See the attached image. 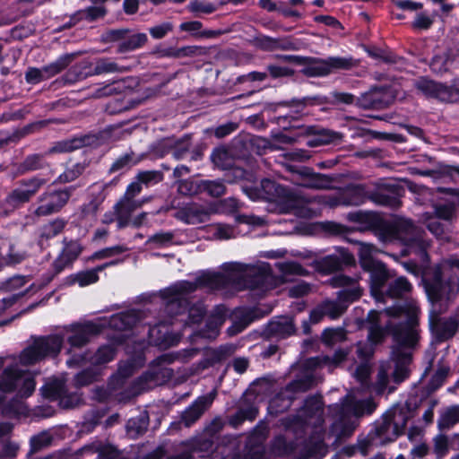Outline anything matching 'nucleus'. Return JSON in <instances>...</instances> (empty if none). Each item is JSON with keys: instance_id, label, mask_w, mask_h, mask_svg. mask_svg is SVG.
<instances>
[{"instance_id": "nucleus-1", "label": "nucleus", "mask_w": 459, "mask_h": 459, "mask_svg": "<svg viewBox=\"0 0 459 459\" xmlns=\"http://www.w3.org/2000/svg\"><path fill=\"white\" fill-rule=\"evenodd\" d=\"M272 275L266 264H244L237 262L226 263L221 273H204L194 282L180 281L161 291L166 300V311L171 315H181L187 307L186 296L200 287L221 289L232 286L238 290L244 289H269Z\"/></svg>"}, {"instance_id": "nucleus-2", "label": "nucleus", "mask_w": 459, "mask_h": 459, "mask_svg": "<svg viewBox=\"0 0 459 459\" xmlns=\"http://www.w3.org/2000/svg\"><path fill=\"white\" fill-rule=\"evenodd\" d=\"M419 307L414 299L405 306H394L384 312L371 310L368 314L365 327L368 331V339L374 343L380 342L387 331H390L395 345L392 351V359L395 362L393 377L395 383H401L409 376L408 366L411 361L410 350L416 349L420 335L415 316Z\"/></svg>"}, {"instance_id": "nucleus-3", "label": "nucleus", "mask_w": 459, "mask_h": 459, "mask_svg": "<svg viewBox=\"0 0 459 459\" xmlns=\"http://www.w3.org/2000/svg\"><path fill=\"white\" fill-rule=\"evenodd\" d=\"M243 191L252 200H264L276 205L279 212L290 213L312 218L317 212L309 205L314 199L299 195L268 178L261 180L258 186H243Z\"/></svg>"}, {"instance_id": "nucleus-4", "label": "nucleus", "mask_w": 459, "mask_h": 459, "mask_svg": "<svg viewBox=\"0 0 459 459\" xmlns=\"http://www.w3.org/2000/svg\"><path fill=\"white\" fill-rule=\"evenodd\" d=\"M459 258L445 259L435 268L433 277L428 281L426 289L431 299L450 300L459 293Z\"/></svg>"}, {"instance_id": "nucleus-5", "label": "nucleus", "mask_w": 459, "mask_h": 459, "mask_svg": "<svg viewBox=\"0 0 459 459\" xmlns=\"http://www.w3.org/2000/svg\"><path fill=\"white\" fill-rule=\"evenodd\" d=\"M423 235L424 232L411 220L394 218L392 221H385L383 233H381V241L398 239L408 247L410 253L418 254L425 258L429 243L424 239Z\"/></svg>"}, {"instance_id": "nucleus-6", "label": "nucleus", "mask_w": 459, "mask_h": 459, "mask_svg": "<svg viewBox=\"0 0 459 459\" xmlns=\"http://www.w3.org/2000/svg\"><path fill=\"white\" fill-rule=\"evenodd\" d=\"M358 280L345 276L342 274L333 278V285L334 287H351L338 292V300H325L321 303L322 308L325 316L331 319H337L346 310L347 305L344 302H353L362 295V289L357 285Z\"/></svg>"}, {"instance_id": "nucleus-7", "label": "nucleus", "mask_w": 459, "mask_h": 459, "mask_svg": "<svg viewBox=\"0 0 459 459\" xmlns=\"http://www.w3.org/2000/svg\"><path fill=\"white\" fill-rule=\"evenodd\" d=\"M63 345V338L53 334L35 338L31 344L25 348L21 355L22 365H33L48 358L56 357Z\"/></svg>"}, {"instance_id": "nucleus-8", "label": "nucleus", "mask_w": 459, "mask_h": 459, "mask_svg": "<svg viewBox=\"0 0 459 459\" xmlns=\"http://www.w3.org/2000/svg\"><path fill=\"white\" fill-rule=\"evenodd\" d=\"M47 182V179L36 176L20 180L17 186L4 200V212L8 214L29 203Z\"/></svg>"}, {"instance_id": "nucleus-9", "label": "nucleus", "mask_w": 459, "mask_h": 459, "mask_svg": "<svg viewBox=\"0 0 459 459\" xmlns=\"http://www.w3.org/2000/svg\"><path fill=\"white\" fill-rule=\"evenodd\" d=\"M35 389V381L27 372L19 370L16 367L6 368L0 376V403L2 393L18 390L22 396H29Z\"/></svg>"}, {"instance_id": "nucleus-10", "label": "nucleus", "mask_w": 459, "mask_h": 459, "mask_svg": "<svg viewBox=\"0 0 459 459\" xmlns=\"http://www.w3.org/2000/svg\"><path fill=\"white\" fill-rule=\"evenodd\" d=\"M86 68H90V65L87 62H83L73 66L65 74V80L68 82H74L76 81L85 79L86 77L91 75L124 73L126 71V69L124 66L119 65L111 58L108 57L98 59L92 69L89 70L88 72H82V70Z\"/></svg>"}, {"instance_id": "nucleus-11", "label": "nucleus", "mask_w": 459, "mask_h": 459, "mask_svg": "<svg viewBox=\"0 0 459 459\" xmlns=\"http://www.w3.org/2000/svg\"><path fill=\"white\" fill-rule=\"evenodd\" d=\"M72 192L73 187L44 192L38 198L39 205L35 209L34 214L39 217H43L60 212L68 203Z\"/></svg>"}, {"instance_id": "nucleus-12", "label": "nucleus", "mask_w": 459, "mask_h": 459, "mask_svg": "<svg viewBox=\"0 0 459 459\" xmlns=\"http://www.w3.org/2000/svg\"><path fill=\"white\" fill-rule=\"evenodd\" d=\"M415 88L428 98H434L444 102L459 100V89L421 77L415 81Z\"/></svg>"}, {"instance_id": "nucleus-13", "label": "nucleus", "mask_w": 459, "mask_h": 459, "mask_svg": "<svg viewBox=\"0 0 459 459\" xmlns=\"http://www.w3.org/2000/svg\"><path fill=\"white\" fill-rule=\"evenodd\" d=\"M172 370L168 368H153L152 369L143 373L134 384L130 393L126 398L136 396L143 391L148 390L152 386L162 384L166 379L170 378Z\"/></svg>"}, {"instance_id": "nucleus-14", "label": "nucleus", "mask_w": 459, "mask_h": 459, "mask_svg": "<svg viewBox=\"0 0 459 459\" xmlns=\"http://www.w3.org/2000/svg\"><path fill=\"white\" fill-rule=\"evenodd\" d=\"M323 408L319 398L312 397L306 400L303 411L293 418L292 423L288 425L289 429H294L296 425L300 426L305 430L310 424L320 425L323 422Z\"/></svg>"}, {"instance_id": "nucleus-15", "label": "nucleus", "mask_w": 459, "mask_h": 459, "mask_svg": "<svg viewBox=\"0 0 459 459\" xmlns=\"http://www.w3.org/2000/svg\"><path fill=\"white\" fill-rule=\"evenodd\" d=\"M100 330V325L92 322L73 324L65 328L66 340L71 349L82 347L92 335L99 333Z\"/></svg>"}, {"instance_id": "nucleus-16", "label": "nucleus", "mask_w": 459, "mask_h": 459, "mask_svg": "<svg viewBox=\"0 0 459 459\" xmlns=\"http://www.w3.org/2000/svg\"><path fill=\"white\" fill-rule=\"evenodd\" d=\"M74 148H77V145H72L71 143H59L56 146L49 149L46 153H33L28 155L22 162H21L17 166V174L23 175L31 171L43 169L48 166V162L45 160V156L48 153L52 152H69Z\"/></svg>"}, {"instance_id": "nucleus-17", "label": "nucleus", "mask_w": 459, "mask_h": 459, "mask_svg": "<svg viewBox=\"0 0 459 459\" xmlns=\"http://www.w3.org/2000/svg\"><path fill=\"white\" fill-rule=\"evenodd\" d=\"M365 271L370 273V292L377 301L385 302V291L383 288L391 277L385 265L378 262L367 268Z\"/></svg>"}, {"instance_id": "nucleus-18", "label": "nucleus", "mask_w": 459, "mask_h": 459, "mask_svg": "<svg viewBox=\"0 0 459 459\" xmlns=\"http://www.w3.org/2000/svg\"><path fill=\"white\" fill-rule=\"evenodd\" d=\"M211 212L202 204L189 203L180 207L175 213V217L186 223L197 224L209 220Z\"/></svg>"}, {"instance_id": "nucleus-19", "label": "nucleus", "mask_w": 459, "mask_h": 459, "mask_svg": "<svg viewBox=\"0 0 459 459\" xmlns=\"http://www.w3.org/2000/svg\"><path fill=\"white\" fill-rule=\"evenodd\" d=\"M430 328L436 338L444 342L452 338L459 328V317H436L430 322Z\"/></svg>"}, {"instance_id": "nucleus-20", "label": "nucleus", "mask_w": 459, "mask_h": 459, "mask_svg": "<svg viewBox=\"0 0 459 459\" xmlns=\"http://www.w3.org/2000/svg\"><path fill=\"white\" fill-rule=\"evenodd\" d=\"M145 200H135L123 196L114 206L116 220L119 229L130 224V217L134 211L143 206Z\"/></svg>"}, {"instance_id": "nucleus-21", "label": "nucleus", "mask_w": 459, "mask_h": 459, "mask_svg": "<svg viewBox=\"0 0 459 459\" xmlns=\"http://www.w3.org/2000/svg\"><path fill=\"white\" fill-rule=\"evenodd\" d=\"M355 259L351 254L345 250H341L339 255H330L323 257L317 262L319 271L324 273H332L341 270L342 264H352Z\"/></svg>"}, {"instance_id": "nucleus-22", "label": "nucleus", "mask_w": 459, "mask_h": 459, "mask_svg": "<svg viewBox=\"0 0 459 459\" xmlns=\"http://www.w3.org/2000/svg\"><path fill=\"white\" fill-rule=\"evenodd\" d=\"M116 351L113 346L106 345L100 347L96 353L89 357L88 354L74 355L67 360V365L77 366L81 365L85 360H90L92 364L100 365L105 364L112 360L115 357Z\"/></svg>"}, {"instance_id": "nucleus-23", "label": "nucleus", "mask_w": 459, "mask_h": 459, "mask_svg": "<svg viewBox=\"0 0 459 459\" xmlns=\"http://www.w3.org/2000/svg\"><path fill=\"white\" fill-rule=\"evenodd\" d=\"M375 407L371 400L359 401L354 399L351 395H347L340 406V414L341 417H346L351 414L359 416L365 412L371 413Z\"/></svg>"}, {"instance_id": "nucleus-24", "label": "nucleus", "mask_w": 459, "mask_h": 459, "mask_svg": "<svg viewBox=\"0 0 459 459\" xmlns=\"http://www.w3.org/2000/svg\"><path fill=\"white\" fill-rule=\"evenodd\" d=\"M214 396L210 394L199 397L182 414V421L186 427L195 423L202 414L210 407Z\"/></svg>"}, {"instance_id": "nucleus-25", "label": "nucleus", "mask_w": 459, "mask_h": 459, "mask_svg": "<svg viewBox=\"0 0 459 459\" xmlns=\"http://www.w3.org/2000/svg\"><path fill=\"white\" fill-rule=\"evenodd\" d=\"M258 317L256 309L238 308L232 314V325L227 332L230 335H236Z\"/></svg>"}, {"instance_id": "nucleus-26", "label": "nucleus", "mask_w": 459, "mask_h": 459, "mask_svg": "<svg viewBox=\"0 0 459 459\" xmlns=\"http://www.w3.org/2000/svg\"><path fill=\"white\" fill-rule=\"evenodd\" d=\"M227 309L224 306H217L209 316L205 328L201 333L204 338L214 339L220 332V328L226 319Z\"/></svg>"}, {"instance_id": "nucleus-27", "label": "nucleus", "mask_w": 459, "mask_h": 459, "mask_svg": "<svg viewBox=\"0 0 459 459\" xmlns=\"http://www.w3.org/2000/svg\"><path fill=\"white\" fill-rule=\"evenodd\" d=\"M387 93L381 89H372L358 99V105L364 109H381L388 106Z\"/></svg>"}, {"instance_id": "nucleus-28", "label": "nucleus", "mask_w": 459, "mask_h": 459, "mask_svg": "<svg viewBox=\"0 0 459 459\" xmlns=\"http://www.w3.org/2000/svg\"><path fill=\"white\" fill-rule=\"evenodd\" d=\"M353 65V59L351 57L331 56L317 63L314 70L316 75L324 76L329 74L333 70L350 69Z\"/></svg>"}, {"instance_id": "nucleus-29", "label": "nucleus", "mask_w": 459, "mask_h": 459, "mask_svg": "<svg viewBox=\"0 0 459 459\" xmlns=\"http://www.w3.org/2000/svg\"><path fill=\"white\" fill-rule=\"evenodd\" d=\"M302 177L299 186L309 189H326L332 184V179L326 175L315 173L307 168L297 171Z\"/></svg>"}, {"instance_id": "nucleus-30", "label": "nucleus", "mask_w": 459, "mask_h": 459, "mask_svg": "<svg viewBox=\"0 0 459 459\" xmlns=\"http://www.w3.org/2000/svg\"><path fill=\"white\" fill-rule=\"evenodd\" d=\"M82 247L76 241H71L65 244L61 254L54 261L53 266L56 273L63 271L66 266L71 264L81 254Z\"/></svg>"}, {"instance_id": "nucleus-31", "label": "nucleus", "mask_w": 459, "mask_h": 459, "mask_svg": "<svg viewBox=\"0 0 459 459\" xmlns=\"http://www.w3.org/2000/svg\"><path fill=\"white\" fill-rule=\"evenodd\" d=\"M267 333L276 337L284 338L295 331L291 317L281 316L272 320L267 325Z\"/></svg>"}, {"instance_id": "nucleus-32", "label": "nucleus", "mask_w": 459, "mask_h": 459, "mask_svg": "<svg viewBox=\"0 0 459 459\" xmlns=\"http://www.w3.org/2000/svg\"><path fill=\"white\" fill-rule=\"evenodd\" d=\"M385 413L393 422V437H398L403 433L410 418L408 409L396 406L393 407Z\"/></svg>"}, {"instance_id": "nucleus-33", "label": "nucleus", "mask_w": 459, "mask_h": 459, "mask_svg": "<svg viewBox=\"0 0 459 459\" xmlns=\"http://www.w3.org/2000/svg\"><path fill=\"white\" fill-rule=\"evenodd\" d=\"M79 53H69L60 56L56 61L43 66V73L47 80L65 70L77 56Z\"/></svg>"}, {"instance_id": "nucleus-34", "label": "nucleus", "mask_w": 459, "mask_h": 459, "mask_svg": "<svg viewBox=\"0 0 459 459\" xmlns=\"http://www.w3.org/2000/svg\"><path fill=\"white\" fill-rule=\"evenodd\" d=\"M139 321V313L132 310L114 315L109 320V325L114 329L124 331L134 327Z\"/></svg>"}, {"instance_id": "nucleus-35", "label": "nucleus", "mask_w": 459, "mask_h": 459, "mask_svg": "<svg viewBox=\"0 0 459 459\" xmlns=\"http://www.w3.org/2000/svg\"><path fill=\"white\" fill-rule=\"evenodd\" d=\"M437 423L440 430H448L459 423V404L441 410Z\"/></svg>"}, {"instance_id": "nucleus-36", "label": "nucleus", "mask_w": 459, "mask_h": 459, "mask_svg": "<svg viewBox=\"0 0 459 459\" xmlns=\"http://www.w3.org/2000/svg\"><path fill=\"white\" fill-rule=\"evenodd\" d=\"M347 356V352L339 350L335 351L333 357L329 356H320L316 358H311L307 360V366L309 368H317V367H327L329 370H332L335 367H337Z\"/></svg>"}, {"instance_id": "nucleus-37", "label": "nucleus", "mask_w": 459, "mask_h": 459, "mask_svg": "<svg viewBox=\"0 0 459 459\" xmlns=\"http://www.w3.org/2000/svg\"><path fill=\"white\" fill-rule=\"evenodd\" d=\"M385 220L376 212H365L363 219L360 222V230H373L381 240V233H383Z\"/></svg>"}, {"instance_id": "nucleus-38", "label": "nucleus", "mask_w": 459, "mask_h": 459, "mask_svg": "<svg viewBox=\"0 0 459 459\" xmlns=\"http://www.w3.org/2000/svg\"><path fill=\"white\" fill-rule=\"evenodd\" d=\"M107 13L108 10L106 7H97L91 4V6L75 13L72 17V21L74 24L83 21L87 22H92L99 19L104 18Z\"/></svg>"}, {"instance_id": "nucleus-39", "label": "nucleus", "mask_w": 459, "mask_h": 459, "mask_svg": "<svg viewBox=\"0 0 459 459\" xmlns=\"http://www.w3.org/2000/svg\"><path fill=\"white\" fill-rule=\"evenodd\" d=\"M411 290L412 285L409 282V281L405 277L400 276L388 284V288L385 292V298H403V296L410 293Z\"/></svg>"}, {"instance_id": "nucleus-40", "label": "nucleus", "mask_w": 459, "mask_h": 459, "mask_svg": "<svg viewBox=\"0 0 459 459\" xmlns=\"http://www.w3.org/2000/svg\"><path fill=\"white\" fill-rule=\"evenodd\" d=\"M342 194L344 200H341L340 202L345 204V206L360 205L368 198L365 187L361 185L350 187Z\"/></svg>"}, {"instance_id": "nucleus-41", "label": "nucleus", "mask_w": 459, "mask_h": 459, "mask_svg": "<svg viewBox=\"0 0 459 459\" xmlns=\"http://www.w3.org/2000/svg\"><path fill=\"white\" fill-rule=\"evenodd\" d=\"M147 42V35L145 33H135L126 36L117 46L119 53H126L140 48Z\"/></svg>"}, {"instance_id": "nucleus-42", "label": "nucleus", "mask_w": 459, "mask_h": 459, "mask_svg": "<svg viewBox=\"0 0 459 459\" xmlns=\"http://www.w3.org/2000/svg\"><path fill=\"white\" fill-rule=\"evenodd\" d=\"M144 360L143 354L137 353L134 357L119 365L117 374L115 378L125 379L129 377L137 368L143 366Z\"/></svg>"}, {"instance_id": "nucleus-43", "label": "nucleus", "mask_w": 459, "mask_h": 459, "mask_svg": "<svg viewBox=\"0 0 459 459\" xmlns=\"http://www.w3.org/2000/svg\"><path fill=\"white\" fill-rule=\"evenodd\" d=\"M277 268L281 273L283 281H290V276H303L307 274V271L296 262H281L276 264Z\"/></svg>"}, {"instance_id": "nucleus-44", "label": "nucleus", "mask_w": 459, "mask_h": 459, "mask_svg": "<svg viewBox=\"0 0 459 459\" xmlns=\"http://www.w3.org/2000/svg\"><path fill=\"white\" fill-rule=\"evenodd\" d=\"M376 247L372 244L359 243L358 255L361 267L366 270L377 264L379 261L373 258V253Z\"/></svg>"}, {"instance_id": "nucleus-45", "label": "nucleus", "mask_w": 459, "mask_h": 459, "mask_svg": "<svg viewBox=\"0 0 459 459\" xmlns=\"http://www.w3.org/2000/svg\"><path fill=\"white\" fill-rule=\"evenodd\" d=\"M452 441L459 442V434H454L451 437L439 434L435 437L434 449L438 458L447 454Z\"/></svg>"}, {"instance_id": "nucleus-46", "label": "nucleus", "mask_w": 459, "mask_h": 459, "mask_svg": "<svg viewBox=\"0 0 459 459\" xmlns=\"http://www.w3.org/2000/svg\"><path fill=\"white\" fill-rule=\"evenodd\" d=\"M211 160L216 167L221 169H227L233 165V158L225 148L215 149L211 155Z\"/></svg>"}, {"instance_id": "nucleus-47", "label": "nucleus", "mask_w": 459, "mask_h": 459, "mask_svg": "<svg viewBox=\"0 0 459 459\" xmlns=\"http://www.w3.org/2000/svg\"><path fill=\"white\" fill-rule=\"evenodd\" d=\"M174 238L173 231H159L149 237L147 244L156 248L166 247L174 243Z\"/></svg>"}, {"instance_id": "nucleus-48", "label": "nucleus", "mask_w": 459, "mask_h": 459, "mask_svg": "<svg viewBox=\"0 0 459 459\" xmlns=\"http://www.w3.org/2000/svg\"><path fill=\"white\" fill-rule=\"evenodd\" d=\"M200 193H207L212 197H219L225 194L226 186L220 180H201Z\"/></svg>"}, {"instance_id": "nucleus-49", "label": "nucleus", "mask_w": 459, "mask_h": 459, "mask_svg": "<svg viewBox=\"0 0 459 459\" xmlns=\"http://www.w3.org/2000/svg\"><path fill=\"white\" fill-rule=\"evenodd\" d=\"M376 434L382 438L383 443L391 442L397 437H393V422L386 413L384 414L382 421L376 427Z\"/></svg>"}, {"instance_id": "nucleus-50", "label": "nucleus", "mask_w": 459, "mask_h": 459, "mask_svg": "<svg viewBox=\"0 0 459 459\" xmlns=\"http://www.w3.org/2000/svg\"><path fill=\"white\" fill-rule=\"evenodd\" d=\"M149 425L148 416L145 413L136 418L130 419L127 422V432L131 435L138 436L143 433Z\"/></svg>"}, {"instance_id": "nucleus-51", "label": "nucleus", "mask_w": 459, "mask_h": 459, "mask_svg": "<svg viewBox=\"0 0 459 459\" xmlns=\"http://www.w3.org/2000/svg\"><path fill=\"white\" fill-rule=\"evenodd\" d=\"M65 226V221L64 220H53L42 227L40 236L47 239L54 238L63 231Z\"/></svg>"}, {"instance_id": "nucleus-52", "label": "nucleus", "mask_w": 459, "mask_h": 459, "mask_svg": "<svg viewBox=\"0 0 459 459\" xmlns=\"http://www.w3.org/2000/svg\"><path fill=\"white\" fill-rule=\"evenodd\" d=\"M26 252L17 249L15 244L11 242L9 244L8 253L4 255V260L5 262L4 267L21 264L26 259Z\"/></svg>"}, {"instance_id": "nucleus-53", "label": "nucleus", "mask_w": 459, "mask_h": 459, "mask_svg": "<svg viewBox=\"0 0 459 459\" xmlns=\"http://www.w3.org/2000/svg\"><path fill=\"white\" fill-rule=\"evenodd\" d=\"M99 266L92 270H88L84 272L78 273L75 275L74 281L81 286L84 287L92 283H95L99 280L98 273L101 271L105 266Z\"/></svg>"}, {"instance_id": "nucleus-54", "label": "nucleus", "mask_w": 459, "mask_h": 459, "mask_svg": "<svg viewBox=\"0 0 459 459\" xmlns=\"http://www.w3.org/2000/svg\"><path fill=\"white\" fill-rule=\"evenodd\" d=\"M138 160L134 159L133 153H126L118 157L110 166L109 173H115L118 171H124L135 165Z\"/></svg>"}, {"instance_id": "nucleus-55", "label": "nucleus", "mask_w": 459, "mask_h": 459, "mask_svg": "<svg viewBox=\"0 0 459 459\" xmlns=\"http://www.w3.org/2000/svg\"><path fill=\"white\" fill-rule=\"evenodd\" d=\"M85 166L82 163L73 165L65 170L64 173L59 175L56 179V183L64 184L69 183L78 178L84 171Z\"/></svg>"}, {"instance_id": "nucleus-56", "label": "nucleus", "mask_w": 459, "mask_h": 459, "mask_svg": "<svg viewBox=\"0 0 459 459\" xmlns=\"http://www.w3.org/2000/svg\"><path fill=\"white\" fill-rule=\"evenodd\" d=\"M345 337V331L341 327L325 329L322 335L323 342L327 345H333L340 342L343 341Z\"/></svg>"}, {"instance_id": "nucleus-57", "label": "nucleus", "mask_w": 459, "mask_h": 459, "mask_svg": "<svg viewBox=\"0 0 459 459\" xmlns=\"http://www.w3.org/2000/svg\"><path fill=\"white\" fill-rule=\"evenodd\" d=\"M178 192L183 195H194L200 193V181L194 182L190 179L178 180L177 182Z\"/></svg>"}, {"instance_id": "nucleus-58", "label": "nucleus", "mask_w": 459, "mask_h": 459, "mask_svg": "<svg viewBox=\"0 0 459 459\" xmlns=\"http://www.w3.org/2000/svg\"><path fill=\"white\" fill-rule=\"evenodd\" d=\"M205 314V307L202 302H198L188 308L186 325H195L202 321Z\"/></svg>"}, {"instance_id": "nucleus-59", "label": "nucleus", "mask_w": 459, "mask_h": 459, "mask_svg": "<svg viewBox=\"0 0 459 459\" xmlns=\"http://www.w3.org/2000/svg\"><path fill=\"white\" fill-rule=\"evenodd\" d=\"M163 178L161 172L158 170L141 171L137 174L136 179L143 185H152L160 182Z\"/></svg>"}, {"instance_id": "nucleus-60", "label": "nucleus", "mask_w": 459, "mask_h": 459, "mask_svg": "<svg viewBox=\"0 0 459 459\" xmlns=\"http://www.w3.org/2000/svg\"><path fill=\"white\" fill-rule=\"evenodd\" d=\"M187 8L192 13H201L206 14L212 13L216 10V7L213 4L200 0H192L189 3Z\"/></svg>"}, {"instance_id": "nucleus-61", "label": "nucleus", "mask_w": 459, "mask_h": 459, "mask_svg": "<svg viewBox=\"0 0 459 459\" xmlns=\"http://www.w3.org/2000/svg\"><path fill=\"white\" fill-rule=\"evenodd\" d=\"M450 59L446 53L435 56L430 63V67L435 73H443L448 70Z\"/></svg>"}, {"instance_id": "nucleus-62", "label": "nucleus", "mask_w": 459, "mask_h": 459, "mask_svg": "<svg viewBox=\"0 0 459 459\" xmlns=\"http://www.w3.org/2000/svg\"><path fill=\"white\" fill-rule=\"evenodd\" d=\"M293 451L292 444L287 443L285 437H278L273 442V452L279 455H288Z\"/></svg>"}, {"instance_id": "nucleus-63", "label": "nucleus", "mask_w": 459, "mask_h": 459, "mask_svg": "<svg viewBox=\"0 0 459 459\" xmlns=\"http://www.w3.org/2000/svg\"><path fill=\"white\" fill-rule=\"evenodd\" d=\"M368 198L377 204L384 206L395 207L398 204V201L395 197L382 193L372 194Z\"/></svg>"}, {"instance_id": "nucleus-64", "label": "nucleus", "mask_w": 459, "mask_h": 459, "mask_svg": "<svg viewBox=\"0 0 459 459\" xmlns=\"http://www.w3.org/2000/svg\"><path fill=\"white\" fill-rule=\"evenodd\" d=\"M173 30L171 22H163L149 29L151 36L154 39H162Z\"/></svg>"}]
</instances>
